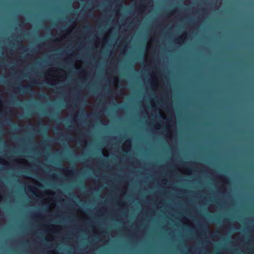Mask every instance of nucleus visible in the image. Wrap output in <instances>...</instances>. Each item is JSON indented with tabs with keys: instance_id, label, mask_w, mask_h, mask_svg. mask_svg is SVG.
<instances>
[{
	"instance_id": "nucleus-5",
	"label": "nucleus",
	"mask_w": 254,
	"mask_h": 254,
	"mask_svg": "<svg viewBox=\"0 0 254 254\" xmlns=\"http://www.w3.org/2000/svg\"><path fill=\"white\" fill-rule=\"evenodd\" d=\"M152 39H150L148 42V43L147 44V47H146V51L147 52L149 51L150 49L151 48V45H152Z\"/></svg>"
},
{
	"instance_id": "nucleus-1",
	"label": "nucleus",
	"mask_w": 254,
	"mask_h": 254,
	"mask_svg": "<svg viewBox=\"0 0 254 254\" xmlns=\"http://www.w3.org/2000/svg\"><path fill=\"white\" fill-rule=\"evenodd\" d=\"M151 105L153 112L156 113L155 118L160 120L154 126V129L159 130L162 127L165 129L167 138L169 140L172 138L176 131V118L171 105L164 104L160 108H157L154 101L151 100Z\"/></svg>"
},
{
	"instance_id": "nucleus-8",
	"label": "nucleus",
	"mask_w": 254,
	"mask_h": 254,
	"mask_svg": "<svg viewBox=\"0 0 254 254\" xmlns=\"http://www.w3.org/2000/svg\"><path fill=\"white\" fill-rule=\"evenodd\" d=\"M53 239H48V241H53Z\"/></svg>"
},
{
	"instance_id": "nucleus-2",
	"label": "nucleus",
	"mask_w": 254,
	"mask_h": 254,
	"mask_svg": "<svg viewBox=\"0 0 254 254\" xmlns=\"http://www.w3.org/2000/svg\"><path fill=\"white\" fill-rule=\"evenodd\" d=\"M66 78L64 71L58 70L55 68L49 71L45 76V79L48 83L55 85L60 81L64 80Z\"/></svg>"
},
{
	"instance_id": "nucleus-6",
	"label": "nucleus",
	"mask_w": 254,
	"mask_h": 254,
	"mask_svg": "<svg viewBox=\"0 0 254 254\" xmlns=\"http://www.w3.org/2000/svg\"><path fill=\"white\" fill-rule=\"evenodd\" d=\"M0 163L4 166H7L8 165V162L7 160L2 158H0Z\"/></svg>"
},
{
	"instance_id": "nucleus-3",
	"label": "nucleus",
	"mask_w": 254,
	"mask_h": 254,
	"mask_svg": "<svg viewBox=\"0 0 254 254\" xmlns=\"http://www.w3.org/2000/svg\"><path fill=\"white\" fill-rule=\"evenodd\" d=\"M25 191L28 195L29 191H30L33 194L36 196H38L43 198L46 200V203H50L47 199H53L54 197V193L51 190H45L44 191L38 190L35 187L27 185L25 187ZM54 202H50L51 204H54Z\"/></svg>"
},
{
	"instance_id": "nucleus-4",
	"label": "nucleus",
	"mask_w": 254,
	"mask_h": 254,
	"mask_svg": "<svg viewBox=\"0 0 254 254\" xmlns=\"http://www.w3.org/2000/svg\"><path fill=\"white\" fill-rule=\"evenodd\" d=\"M131 148V140H127L123 145V149L125 152H128Z\"/></svg>"
},
{
	"instance_id": "nucleus-7",
	"label": "nucleus",
	"mask_w": 254,
	"mask_h": 254,
	"mask_svg": "<svg viewBox=\"0 0 254 254\" xmlns=\"http://www.w3.org/2000/svg\"><path fill=\"white\" fill-rule=\"evenodd\" d=\"M186 36H187L186 33H184L181 36L180 38H181V40H184V39H185L186 38Z\"/></svg>"
}]
</instances>
